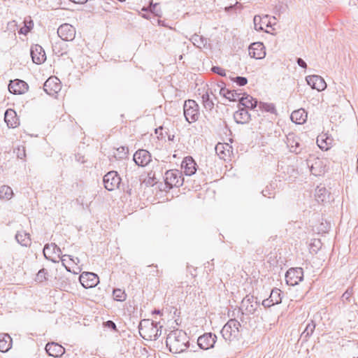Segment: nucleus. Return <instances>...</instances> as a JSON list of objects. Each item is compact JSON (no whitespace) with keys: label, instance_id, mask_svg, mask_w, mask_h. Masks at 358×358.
<instances>
[{"label":"nucleus","instance_id":"obj_1","mask_svg":"<svg viewBox=\"0 0 358 358\" xmlns=\"http://www.w3.org/2000/svg\"><path fill=\"white\" fill-rule=\"evenodd\" d=\"M166 344L171 352L180 353L188 348L189 338L183 331L174 330L168 334Z\"/></svg>","mask_w":358,"mask_h":358},{"label":"nucleus","instance_id":"obj_2","mask_svg":"<svg viewBox=\"0 0 358 358\" xmlns=\"http://www.w3.org/2000/svg\"><path fill=\"white\" fill-rule=\"evenodd\" d=\"M43 255L45 259L50 260L52 262H59L58 260L55 259L52 255H57L58 258H59L62 261V265L66 268L68 271H70V269L65 265L64 261L63 259L64 257H68L71 261H72L76 264L79 263V259L78 257H73L71 255H62V250L59 247H58L55 243L45 244L43 248Z\"/></svg>","mask_w":358,"mask_h":358},{"label":"nucleus","instance_id":"obj_3","mask_svg":"<svg viewBox=\"0 0 358 358\" xmlns=\"http://www.w3.org/2000/svg\"><path fill=\"white\" fill-rule=\"evenodd\" d=\"M139 334L145 340H157L161 335L157 323L149 320H142L138 326Z\"/></svg>","mask_w":358,"mask_h":358},{"label":"nucleus","instance_id":"obj_4","mask_svg":"<svg viewBox=\"0 0 358 358\" xmlns=\"http://www.w3.org/2000/svg\"><path fill=\"white\" fill-rule=\"evenodd\" d=\"M240 322L236 319L229 320L222 327L221 334L225 341H231L240 336Z\"/></svg>","mask_w":358,"mask_h":358},{"label":"nucleus","instance_id":"obj_5","mask_svg":"<svg viewBox=\"0 0 358 358\" xmlns=\"http://www.w3.org/2000/svg\"><path fill=\"white\" fill-rule=\"evenodd\" d=\"M184 116L189 123H192L198 120L199 117V110L197 103L192 99H188L185 101L183 106Z\"/></svg>","mask_w":358,"mask_h":358},{"label":"nucleus","instance_id":"obj_6","mask_svg":"<svg viewBox=\"0 0 358 358\" xmlns=\"http://www.w3.org/2000/svg\"><path fill=\"white\" fill-rule=\"evenodd\" d=\"M164 182L169 189L181 186L183 183L182 173L176 169L167 171L165 173Z\"/></svg>","mask_w":358,"mask_h":358},{"label":"nucleus","instance_id":"obj_7","mask_svg":"<svg viewBox=\"0 0 358 358\" xmlns=\"http://www.w3.org/2000/svg\"><path fill=\"white\" fill-rule=\"evenodd\" d=\"M259 306L257 298L252 295H246L241 301V310L243 313L252 315L255 313Z\"/></svg>","mask_w":358,"mask_h":358},{"label":"nucleus","instance_id":"obj_8","mask_svg":"<svg viewBox=\"0 0 358 358\" xmlns=\"http://www.w3.org/2000/svg\"><path fill=\"white\" fill-rule=\"evenodd\" d=\"M104 187L108 191H113L119 187L121 182V178L116 171H109L107 173L103 179Z\"/></svg>","mask_w":358,"mask_h":358},{"label":"nucleus","instance_id":"obj_9","mask_svg":"<svg viewBox=\"0 0 358 358\" xmlns=\"http://www.w3.org/2000/svg\"><path fill=\"white\" fill-rule=\"evenodd\" d=\"M303 279V270L302 268H291L285 274V280L287 284L294 286L297 285Z\"/></svg>","mask_w":358,"mask_h":358},{"label":"nucleus","instance_id":"obj_10","mask_svg":"<svg viewBox=\"0 0 358 358\" xmlns=\"http://www.w3.org/2000/svg\"><path fill=\"white\" fill-rule=\"evenodd\" d=\"M57 34L65 41H71L76 36V29L70 24L65 23L59 27Z\"/></svg>","mask_w":358,"mask_h":358},{"label":"nucleus","instance_id":"obj_11","mask_svg":"<svg viewBox=\"0 0 358 358\" xmlns=\"http://www.w3.org/2000/svg\"><path fill=\"white\" fill-rule=\"evenodd\" d=\"M79 280L83 287L87 289L94 287L99 282L98 275L91 272H83L81 273Z\"/></svg>","mask_w":358,"mask_h":358},{"label":"nucleus","instance_id":"obj_12","mask_svg":"<svg viewBox=\"0 0 358 358\" xmlns=\"http://www.w3.org/2000/svg\"><path fill=\"white\" fill-rule=\"evenodd\" d=\"M217 336L215 334L210 332L200 336L197 340V344L201 349L208 350L214 347Z\"/></svg>","mask_w":358,"mask_h":358},{"label":"nucleus","instance_id":"obj_13","mask_svg":"<svg viewBox=\"0 0 358 358\" xmlns=\"http://www.w3.org/2000/svg\"><path fill=\"white\" fill-rule=\"evenodd\" d=\"M286 144L291 152L299 154L303 150L299 137L294 133H289L287 135Z\"/></svg>","mask_w":358,"mask_h":358},{"label":"nucleus","instance_id":"obj_14","mask_svg":"<svg viewBox=\"0 0 358 358\" xmlns=\"http://www.w3.org/2000/svg\"><path fill=\"white\" fill-rule=\"evenodd\" d=\"M306 80L312 89L317 90L318 92L323 91L327 87V84L324 80L320 76H308L306 77Z\"/></svg>","mask_w":358,"mask_h":358},{"label":"nucleus","instance_id":"obj_15","mask_svg":"<svg viewBox=\"0 0 358 358\" xmlns=\"http://www.w3.org/2000/svg\"><path fill=\"white\" fill-rule=\"evenodd\" d=\"M29 89V86L26 82L22 80L16 79L10 81L8 85V90L14 94H24Z\"/></svg>","mask_w":358,"mask_h":358},{"label":"nucleus","instance_id":"obj_16","mask_svg":"<svg viewBox=\"0 0 358 358\" xmlns=\"http://www.w3.org/2000/svg\"><path fill=\"white\" fill-rule=\"evenodd\" d=\"M306 164L310 173L315 176H321L325 172V165L323 161L319 158H314L313 162L310 160H307Z\"/></svg>","mask_w":358,"mask_h":358},{"label":"nucleus","instance_id":"obj_17","mask_svg":"<svg viewBox=\"0 0 358 358\" xmlns=\"http://www.w3.org/2000/svg\"><path fill=\"white\" fill-rule=\"evenodd\" d=\"M133 159L136 165L145 166L151 162V155L148 150L141 149L134 153Z\"/></svg>","mask_w":358,"mask_h":358},{"label":"nucleus","instance_id":"obj_18","mask_svg":"<svg viewBox=\"0 0 358 358\" xmlns=\"http://www.w3.org/2000/svg\"><path fill=\"white\" fill-rule=\"evenodd\" d=\"M249 55L256 59L265 57L266 51L264 44L261 42H255L249 46Z\"/></svg>","mask_w":358,"mask_h":358},{"label":"nucleus","instance_id":"obj_19","mask_svg":"<svg viewBox=\"0 0 358 358\" xmlns=\"http://www.w3.org/2000/svg\"><path fill=\"white\" fill-rule=\"evenodd\" d=\"M43 90L50 95L57 94L61 90L59 80L56 77L48 78L43 85Z\"/></svg>","mask_w":358,"mask_h":358},{"label":"nucleus","instance_id":"obj_20","mask_svg":"<svg viewBox=\"0 0 358 358\" xmlns=\"http://www.w3.org/2000/svg\"><path fill=\"white\" fill-rule=\"evenodd\" d=\"M31 57L34 63L40 64L45 61V53L43 48L36 44L32 45L30 50Z\"/></svg>","mask_w":358,"mask_h":358},{"label":"nucleus","instance_id":"obj_21","mask_svg":"<svg viewBox=\"0 0 358 358\" xmlns=\"http://www.w3.org/2000/svg\"><path fill=\"white\" fill-rule=\"evenodd\" d=\"M45 351L50 356L57 357L64 354L65 349L58 343H48L45 345Z\"/></svg>","mask_w":358,"mask_h":358},{"label":"nucleus","instance_id":"obj_22","mask_svg":"<svg viewBox=\"0 0 358 358\" xmlns=\"http://www.w3.org/2000/svg\"><path fill=\"white\" fill-rule=\"evenodd\" d=\"M4 120L9 128H15L20 124L16 112L10 108L6 110Z\"/></svg>","mask_w":358,"mask_h":358},{"label":"nucleus","instance_id":"obj_23","mask_svg":"<svg viewBox=\"0 0 358 358\" xmlns=\"http://www.w3.org/2000/svg\"><path fill=\"white\" fill-rule=\"evenodd\" d=\"M196 164L194 161L192 157H185L181 164L182 169H184V173L186 176H192L195 173Z\"/></svg>","mask_w":358,"mask_h":358},{"label":"nucleus","instance_id":"obj_24","mask_svg":"<svg viewBox=\"0 0 358 358\" xmlns=\"http://www.w3.org/2000/svg\"><path fill=\"white\" fill-rule=\"evenodd\" d=\"M234 118L238 124L248 123L250 120V115L245 108H239L234 114Z\"/></svg>","mask_w":358,"mask_h":358},{"label":"nucleus","instance_id":"obj_25","mask_svg":"<svg viewBox=\"0 0 358 358\" xmlns=\"http://www.w3.org/2000/svg\"><path fill=\"white\" fill-rule=\"evenodd\" d=\"M220 94L230 101H236L237 100L239 101L241 99V94L238 93L236 90H227L224 87H222L220 88Z\"/></svg>","mask_w":358,"mask_h":358},{"label":"nucleus","instance_id":"obj_26","mask_svg":"<svg viewBox=\"0 0 358 358\" xmlns=\"http://www.w3.org/2000/svg\"><path fill=\"white\" fill-rule=\"evenodd\" d=\"M306 117L307 114L302 108L293 111L290 116L292 121L299 124L305 122Z\"/></svg>","mask_w":358,"mask_h":358},{"label":"nucleus","instance_id":"obj_27","mask_svg":"<svg viewBox=\"0 0 358 358\" xmlns=\"http://www.w3.org/2000/svg\"><path fill=\"white\" fill-rule=\"evenodd\" d=\"M258 104L257 99H254L250 95H247L245 97H241L239 99V106H242L245 108H255Z\"/></svg>","mask_w":358,"mask_h":358},{"label":"nucleus","instance_id":"obj_28","mask_svg":"<svg viewBox=\"0 0 358 358\" xmlns=\"http://www.w3.org/2000/svg\"><path fill=\"white\" fill-rule=\"evenodd\" d=\"M12 346V338L7 334H0V351L6 352L8 351Z\"/></svg>","mask_w":358,"mask_h":358},{"label":"nucleus","instance_id":"obj_29","mask_svg":"<svg viewBox=\"0 0 358 358\" xmlns=\"http://www.w3.org/2000/svg\"><path fill=\"white\" fill-rule=\"evenodd\" d=\"M315 196L317 202H324L329 197V193L324 187H317Z\"/></svg>","mask_w":358,"mask_h":358},{"label":"nucleus","instance_id":"obj_30","mask_svg":"<svg viewBox=\"0 0 358 358\" xmlns=\"http://www.w3.org/2000/svg\"><path fill=\"white\" fill-rule=\"evenodd\" d=\"M16 241L23 246H28L31 244V238L29 234L25 231H17L15 235Z\"/></svg>","mask_w":358,"mask_h":358},{"label":"nucleus","instance_id":"obj_31","mask_svg":"<svg viewBox=\"0 0 358 358\" xmlns=\"http://www.w3.org/2000/svg\"><path fill=\"white\" fill-rule=\"evenodd\" d=\"M189 40L192 41L193 45L196 48L201 49L206 47L208 43L207 38H204L202 36H199L198 34H194Z\"/></svg>","mask_w":358,"mask_h":358},{"label":"nucleus","instance_id":"obj_32","mask_svg":"<svg viewBox=\"0 0 358 358\" xmlns=\"http://www.w3.org/2000/svg\"><path fill=\"white\" fill-rule=\"evenodd\" d=\"M24 25L20 29L18 33L20 34H27L33 28L34 22L30 17H26L23 22Z\"/></svg>","mask_w":358,"mask_h":358},{"label":"nucleus","instance_id":"obj_33","mask_svg":"<svg viewBox=\"0 0 358 358\" xmlns=\"http://www.w3.org/2000/svg\"><path fill=\"white\" fill-rule=\"evenodd\" d=\"M13 196V192L11 187L7 185H2L0 187V199L9 200Z\"/></svg>","mask_w":358,"mask_h":358},{"label":"nucleus","instance_id":"obj_34","mask_svg":"<svg viewBox=\"0 0 358 358\" xmlns=\"http://www.w3.org/2000/svg\"><path fill=\"white\" fill-rule=\"evenodd\" d=\"M258 106L259 109L263 111H266L271 114H276L277 113L275 106L272 103L259 102Z\"/></svg>","mask_w":358,"mask_h":358},{"label":"nucleus","instance_id":"obj_35","mask_svg":"<svg viewBox=\"0 0 358 358\" xmlns=\"http://www.w3.org/2000/svg\"><path fill=\"white\" fill-rule=\"evenodd\" d=\"M315 329V324L313 320H311L310 322H308L307 324L306 329L301 333V336L307 339L313 334Z\"/></svg>","mask_w":358,"mask_h":358},{"label":"nucleus","instance_id":"obj_36","mask_svg":"<svg viewBox=\"0 0 358 358\" xmlns=\"http://www.w3.org/2000/svg\"><path fill=\"white\" fill-rule=\"evenodd\" d=\"M282 292L280 289L274 288L272 289L269 297L275 304H279L282 302Z\"/></svg>","mask_w":358,"mask_h":358},{"label":"nucleus","instance_id":"obj_37","mask_svg":"<svg viewBox=\"0 0 358 358\" xmlns=\"http://www.w3.org/2000/svg\"><path fill=\"white\" fill-rule=\"evenodd\" d=\"M201 99L203 105L206 110H211L214 108V103L210 99V96L208 92L203 94Z\"/></svg>","mask_w":358,"mask_h":358},{"label":"nucleus","instance_id":"obj_38","mask_svg":"<svg viewBox=\"0 0 358 358\" xmlns=\"http://www.w3.org/2000/svg\"><path fill=\"white\" fill-rule=\"evenodd\" d=\"M113 296L115 300L118 301H124L126 299V294L121 289H115L113 292Z\"/></svg>","mask_w":358,"mask_h":358},{"label":"nucleus","instance_id":"obj_39","mask_svg":"<svg viewBox=\"0 0 358 358\" xmlns=\"http://www.w3.org/2000/svg\"><path fill=\"white\" fill-rule=\"evenodd\" d=\"M48 271L45 268L38 271L36 274L35 280L38 282H42L47 280Z\"/></svg>","mask_w":358,"mask_h":358},{"label":"nucleus","instance_id":"obj_40","mask_svg":"<svg viewBox=\"0 0 358 358\" xmlns=\"http://www.w3.org/2000/svg\"><path fill=\"white\" fill-rule=\"evenodd\" d=\"M253 22L254 27L256 30H263V24H265V22L263 21V19L260 16L255 15L254 17Z\"/></svg>","mask_w":358,"mask_h":358},{"label":"nucleus","instance_id":"obj_41","mask_svg":"<svg viewBox=\"0 0 358 358\" xmlns=\"http://www.w3.org/2000/svg\"><path fill=\"white\" fill-rule=\"evenodd\" d=\"M328 138L324 139L323 136H319L317 138V143L318 146L322 150L329 149V143H327Z\"/></svg>","mask_w":358,"mask_h":358},{"label":"nucleus","instance_id":"obj_42","mask_svg":"<svg viewBox=\"0 0 358 358\" xmlns=\"http://www.w3.org/2000/svg\"><path fill=\"white\" fill-rule=\"evenodd\" d=\"M231 80L236 83L238 86H244L248 83V79L243 76H236L235 78H231Z\"/></svg>","mask_w":358,"mask_h":358},{"label":"nucleus","instance_id":"obj_43","mask_svg":"<svg viewBox=\"0 0 358 358\" xmlns=\"http://www.w3.org/2000/svg\"><path fill=\"white\" fill-rule=\"evenodd\" d=\"M353 294V289L352 287H348L347 290L343 293L342 295V300L345 303L350 302V298L352 295Z\"/></svg>","mask_w":358,"mask_h":358},{"label":"nucleus","instance_id":"obj_44","mask_svg":"<svg viewBox=\"0 0 358 358\" xmlns=\"http://www.w3.org/2000/svg\"><path fill=\"white\" fill-rule=\"evenodd\" d=\"M224 146L222 143H218L215 146L216 152L220 156V158H224V157L226 155L225 152L224 151Z\"/></svg>","mask_w":358,"mask_h":358},{"label":"nucleus","instance_id":"obj_45","mask_svg":"<svg viewBox=\"0 0 358 358\" xmlns=\"http://www.w3.org/2000/svg\"><path fill=\"white\" fill-rule=\"evenodd\" d=\"M211 70L213 73H217L220 76H226L225 70L220 66H213Z\"/></svg>","mask_w":358,"mask_h":358},{"label":"nucleus","instance_id":"obj_46","mask_svg":"<svg viewBox=\"0 0 358 358\" xmlns=\"http://www.w3.org/2000/svg\"><path fill=\"white\" fill-rule=\"evenodd\" d=\"M117 151L118 152V158H124L128 153V148L126 147H120L117 148Z\"/></svg>","mask_w":358,"mask_h":358},{"label":"nucleus","instance_id":"obj_47","mask_svg":"<svg viewBox=\"0 0 358 358\" xmlns=\"http://www.w3.org/2000/svg\"><path fill=\"white\" fill-rule=\"evenodd\" d=\"M262 304L265 308H270L272 306L275 305V303L271 300L270 297L263 300Z\"/></svg>","mask_w":358,"mask_h":358},{"label":"nucleus","instance_id":"obj_48","mask_svg":"<svg viewBox=\"0 0 358 358\" xmlns=\"http://www.w3.org/2000/svg\"><path fill=\"white\" fill-rule=\"evenodd\" d=\"M104 324H105V327H108L109 329H113L114 331H117L116 324L112 320H108L107 322H106L104 323Z\"/></svg>","mask_w":358,"mask_h":358},{"label":"nucleus","instance_id":"obj_49","mask_svg":"<svg viewBox=\"0 0 358 358\" xmlns=\"http://www.w3.org/2000/svg\"><path fill=\"white\" fill-rule=\"evenodd\" d=\"M262 193L264 196H268L269 198L274 197V196H275V193L274 192H271L267 188H266L265 189L262 190Z\"/></svg>","mask_w":358,"mask_h":358},{"label":"nucleus","instance_id":"obj_50","mask_svg":"<svg viewBox=\"0 0 358 358\" xmlns=\"http://www.w3.org/2000/svg\"><path fill=\"white\" fill-rule=\"evenodd\" d=\"M296 63L301 68H303V69L307 68V64H306V62L301 58H297Z\"/></svg>","mask_w":358,"mask_h":358},{"label":"nucleus","instance_id":"obj_51","mask_svg":"<svg viewBox=\"0 0 358 358\" xmlns=\"http://www.w3.org/2000/svg\"><path fill=\"white\" fill-rule=\"evenodd\" d=\"M25 157V150L23 148L22 152H20L17 153V157L20 159H23Z\"/></svg>","mask_w":358,"mask_h":358},{"label":"nucleus","instance_id":"obj_52","mask_svg":"<svg viewBox=\"0 0 358 358\" xmlns=\"http://www.w3.org/2000/svg\"><path fill=\"white\" fill-rule=\"evenodd\" d=\"M71 1L75 3H85L87 1V0H70Z\"/></svg>","mask_w":358,"mask_h":358},{"label":"nucleus","instance_id":"obj_53","mask_svg":"<svg viewBox=\"0 0 358 358\" xmlns=\"http://www.w3.org/2000/svg\"><path fill=\"white\" fill-rule=\"evenodd\" d=\"M157 6H158V4H157V3L152 4V3H151V4H150V6L149 8H150V10L151 11H153V12H154V11L155 10V8L157 7Z\"/></svg>","mask_w":358,"mask_h":358},{"label":"nucleus","instance_id":"obj_54","mask_svg":"<svg viewBox=\"0 0 358 358\" xmlns=\"http://www.w3.org/2000/svg\"><path fill=\"white\" fill-rule=\"evenodd\" d=\"M154 176H155V174H154V173L152 174V172H150V173H148L149 179H152H152L154 178Z\"/></svg>","mask_w":358,"mask_h":358},{"label":"nucleus","instance_id":"obj_55","mask_svg":"<svg viewBox=\"0 0 358 358\" xmlns=\"http://www.w3.org/2000/svg\"><path fill=\"white\" fill-rule=\"evenodd\" d=\"M154 313H156V314H159L160 313V310H155Z\"/></svg>","mask_w":358,"mask_h":358},{"label":"nucleus","instance_id":"obj_56","mask_svg":"<svg viewBox=\"0 0 358 358\" xmlns=\"http://www.w3.org/2000/svg\"><path fill=\"white\" fill-rule=\"evenodd\" d=\"M232 8H233V6H231L227 7L226 10H229L230 9H232Z\"/></svg>","mask_w":358,"mask_h":358},{"label":"nucleus","instance_id":"obj_57","mask_svg":"<svg viewBox=\"0 0 358 358\" xmlns=\"http://www.w3.org/2000/svg\"><path fill=\"white\" fill-rule=\"evenodd\" d=\"M153 182H154V180H152V183H150V181H148V183H149L150 185H153Z\"/></svg>","mask_w":358,"mask_h":358},{"label":"nucleus","instance_id":"obj_58","mask_svg":"<svg viewBox=\"0 0 358 358\" xmlns=\"http://www.w3.org/2000/svg\"><path fill=\"white\" fill-rule=\"evenodd\" d=\"M179 59H182V55H180Z\"/></svg>","mask_w":358,"mask_h":358},{"label":"nucleus","instance_id":"obj_59","mask_svg":"<svg viewBox=\"0 0 358 358\" xmlns=\"http://www.w3.org/2000/svg\"><path fill=\"white\" fill-rule=\"evenodd\" d=\"M358 358V357H357Z\"/></svg>","mask_w":358,"mask_h":358}]
</instances>
